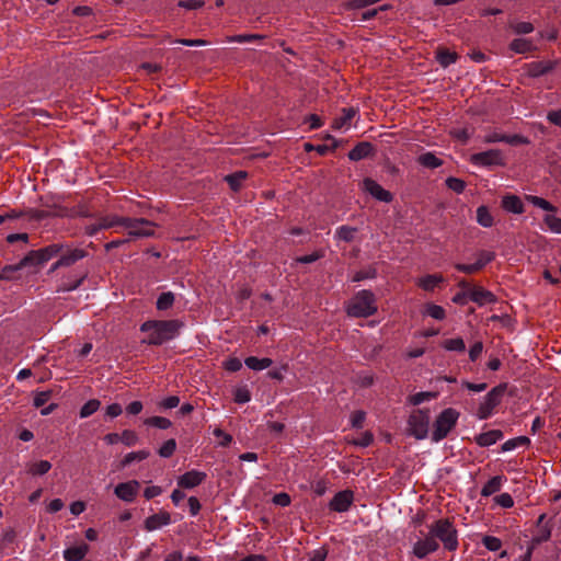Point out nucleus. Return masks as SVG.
Masks as SVG:
<instances>
[{"label":"nucleus","instance_id":"473e14b6","mask_svg":"<svg viewBox=\"0 0 561 561\" xmlns=\"http://www.w3.org/2000/svg\"><path fill=\"white\" fill-rule=\"evenodd\" d=\"M477 221L480 226L489 228L493 225V216L486 206H480L477 209Z\"/></svg>","mask_w":561,"mask_h":561},{"label":"nucleus","instance_id":"5701e85b","mask_svg":"<svg viewBox=\"0 0 561 561\" xmlns=\"http://www.w3.org/2000/svg\"><path fill=\"white\" fill-rule=\"evenodd\" d=\"M502 207L514 214H522L524 211V205L518 196L507 195L502 199Z\"/></svg>","mask_w":561,"mask_h":561},{"label":"nucleus","instance_id":"1a4fd4ad","mask_svg":"<svg viewBox=\"0 0 561 561\" xmlns=\"http://www.w3.org/2000/svg\"><path fill=\"white\" fill-rule=\"evenodd\" d=\"M354 502V492L351 490H343L337 492L329 503V508L333 512L344 513L347 512Z\"/></svg>","mask_w":561,"mask_h":561},{"label":"nucleus","instance_id":"8fccbe9b","mask_svg":"<svg viewBox=\"0 0 561 561\" xmlns=\"http://www.w3.org/2000/svg\"><path fill=\"white\" fill-rule=\"evenodd\" d=\"M263 38L262 35L259 34H240L234 36L227 37V42L229 43H248L256 39Z\"/></svg>","mask_w":561,"mask_h":561},{"label":"nucleus","instance_id":"f3484780","mask_svg":"<svg viewBox=\"0 0 561 561\" xmlns=\"http://www.w3.org/2000/svg\"><path fill=\"white\" fill-rule=\"evenodd\" d=\"M357 110L354 107H345L339 117H335L332 123L334 129H348L351 127L352 119L356 116Z\"/></svg>","mask_w":561,"mask_h":561},{"label":"nucleus","instance_id":"72a5a7b5","mask_svg":"<svg viewBox=\"0 0 561 561\" xmlns=\"http://www.w3.org/2000/svg\"><path fill=\"white\" fill-rule=\"evenodd\" d=\"M530 444V439L527 436H518L512 439L506 440L502 447L501 450L503 453L511 451L519 446H527Z\"/></svg>","mask_w":561,"mask_h":561},{"label":"nucleus","instance_id":"7ed1b4c3","mask_svg":"<svg viewBox=\"0 0 561 561\" xmlns=\"http://www.w3.org/2000/svg\"><path fill=\"white\" fill-rule=\"evenodd\" d=\"M376 297L370 290H359L347 302L346 312L350 317L367 318L377 312Z\"/></svg>","mask_w":561,"mask_h":561},{"label":"nucleus","instance_id":"c85d7f7f","mask_svg":"<svg viewBox=\"0 0 561 561\" xmlns=\"http://www.w3.org/2000/svg\"><path fill=\"white\" fill-rule=\"evenodd\" d=\"M444 280L443 276L440 275H426L424 277L419 278L417 285L426 290L431 291L434 290V288L440 284Z\"/></svg>","mask_w":561,"mask_h":561},{"label":"nucleus","instance_id":"bb28decb","mask_svg":"<svg viewBox=\"0 0 561 561\" xmlns=\"http://www.w3.org/2000/svg\"><path fill=\"white\" fill-rule=\"evenodd\" d=\"M100 227L103 229H110L115 227L124 228V224L126 217L117 216V215H107L99 219Z\"/></svg>","mask_w":561,"mask_h":561},{"label":"nucleus","instance_id":"ddd939ff","mask_svg":"<svg viewBox=\"0 0 561 561\" xmlns=\"http://www.w3.org/2000/svg\"><path fill=\"white\" fill-rule=\"evenodd\" d=\"M363 187L374 198L380 202L390 203L393 198L392 194L389 191L385 190L380 184H378L373 179H365L363 182Z\"/></svg>","mask_w":561,"mask_h":561},{"label":"nucleus","instance_id":"774afa93","mask_svg":"<svg viewBox=\"0 0 561 561\" xmlns=\"http://www.w3.org/2000/svg\"><path fill=\"white\" fill-rule=\"evenodd\" d=\"M504 135L505 134L494 130V131L488 133L484 136L483 141L485 144L502 142V140L504 139Z\"/></svg>","mask_w":561,"mask_h":561},{"label":"nucleus","instance_id":"f8f14e48","mask_svg":"<svg viewBox=\"0 0 561 561\" xmlns=\"http://www.w3.org/2000/svg\"><path fill=\"white\" fill-rule=\"evenodd\" d=\"M88 273L85 272H76L62 277L57 286L56 291L66 293L77 289L83 280L87 278Z\"/></svg>","mask_w":561,"mask_h":561},{"label":"nucleus","instance_id":"13d9d810","mask_svg":"<svg viewBox=\"0 0 561 561\" xmlns=\"http://www.w3.org/2000/svg\"><path fill=\"white\" fill-rule=\"evenodd\" d=\"M213 433L216 437L219 438L218 444L222 447L229 446L230 443L232 442V436L230 434L225 433L220 428H215Z\"/></svg>","mask_w":561,"mask_h":561},{"label":"nucleus","instance_id":"e2e57ef3","mask_svg":"<svg viewBox=\"0 0 561 561\" xmlns=\"http://www.w3.org/2000/svg\"><path fill=\"white\" fill-rule=\"evenodd\" d=\"M15 538H16V534H15L14 529L9 528V529L4 530L3 534L1 535L0 545L2 547H4L7 545L13 543Z\"/></svg>","mask_w":561,"mask_h":561},{"label":"nucleus","instance_id":"6e6d98bb","mask_svg":"<svg viewBox=\"0 0 561 561\" xmlns=\"http://www.w3.org/2000/svg\"><path fill=\"white\" fill-rule=\"evenodd\" d=\"M502 142H506L512 146L527 145L529 144L528 138L522 135H504Z\"/></svg>","mask_w":561,"mask_h":561},{"label":"nucleus","instance_id":"052dcab7","mask_svg":"<svg viewBox=\"0 0 561 561\" xmlns=\"http://www.w3.org/2000/svg\"><path fill=\"white\" fill-rule=\"evenodd\" d=\"M224 367H225V369H227L228 371H232V373H234V371H238V370H240V369H241V367H242V363H241V360H240L239 358H237V357H230V358H228V359H226V360L224 362Z\"/></svg>","mask_w":561,"mask_h":561},{"label":"nucleus","instance_id":"864d4df0","mask_svg":"<svg viewBox=\"0 0 561 561\" xmlns=\"http://www.w3.org/2000/svg\"><path fill=\"white\" fill-rule=\"evenodd\" d=\"M446 185L448 188L458 194L462 193L466 187V183L462 180L453 176L446 180Z\"/></svg>","mask_w":561,"mask_h":561},{"label":"nucleus","instance_id":"603ef678","mask_svg":"<svg viewBox=\"0 0 561 561\" xmlns=\"http://www.w3.org/2000/svg\"><path fill=\"white\" fill-rule=\"evenodd\" d=\"M176 448V443L174 439H168L163 443V445L159 449V455L163 458H169L173 455Z\"/></svg>","mask_w":561,"mask_h":561},{"label":"nucleus","instance_id":"a19ab883","mask_svg":"<svg viewBox=\"0 0 561 561\" xmlns=\"http://www.w3.org/2000/svg\"><path fill=\"white\" fill-rule=\"evenodd\" d=\"M100 401L96 399H91L85 402L80 410V417L84 419L92 415L100 408Z\"/></svg>","mask_w":561,"mask_h":561},{"label":"nucleus","instance_id":"9b49d317","mask_svg":"<svg viewBox=\"0 0 561 561\" xmlns=\"http://www.w3.org/2000/svg\"><path fill=\"white\" fill-rule=\"evenodd\" d=\"M557 61L554 60H539L526 64L524 71L528 77L537 78L543 76L556 68Z\"/></svg>","mask_w":561,"mask_h":561},{"label":"nucleus","instance_id":"f03ea898","mask_svg":"<svg viewBox=\"0 0 561 561\" xmlns=\"http://www.w3.org/2000/svg\"><path fill=\"white\" fill-rule=\"evenodd\" d=\"M183 323L179 320H149L141 324L140 331L147 333L144 340L149 345H161L167 341L173 340Z\"/></svg>","mask_w":561,"mask_h":561},{"label":"nucleus","instance_id":"ea45409f","mask_svg":"<svg viewBox=\"0 0 561 561\" xmlns=\"http://www.w3.org/2000/svg\"><path fill=\"white\" fill-rule=\"evenodd\" d=\"M443 346L445 350L453 352H465L466 350L465 341L461 337L448 339L444 341Z\"/></svg>","mask_w":561,"mask_h":561},{"label":"nucleus","instance_id":"79ce46f5","mask_svg":"<svg viewBox=\"0 0 561 561\" xmlns=\"http://www.w3.org/2000/svg\"><path fill=\"white\" fill-rule=\"evenodd\" d=\"M549 536H550V534L548 533L543 537L533 538L530 546H528L526 552L523 556H520L517 561H531L533 552H534L536 545L542 542L543 540H547L549 538Z\"/></svg>","mask_w":561,"mask_h":561},{"label":"nucleus","instance_id":"a18cd8bd","mask_svg":"<svg viewBox=\"0 0 561 561\" xmlns=\"http://www.w3.org/2000/svg\"><path fill=\"white\" fill-rule=\"evenodd\" d=\"M494 257H495L494 252L482 250L477 253L476 263L482 270L486 264L491 263L494 260Z\"/></svg>","mask_w":561,"mask_h":561},{"label":"nucleus","instance_id":"f257e3e1","mask_svg":"<svg viewBox=\"0 0 561 561\" xmlns=\"http://www.w3.org/2000/svg\"><path fill=\"white\" fill-rule=\"evenodd\" d=\"M428 531L413 545V554L417 559H425L439 548L438 541L447 551H456L459 546L458 530L448 518H440L428 525Z\"/></svg>","mask_w":561,"mask_h":561},{"label":"nucleus","instance_id":"cd10ccee","mask_svg":"<svg viewBox=\"0 0 561 561\" xmlns=\"http://www.w3.org/2000/svg\"><path fill=\"white\" fill-rule=\"evenodd\" d=\"M357 233V228L351 226H341L335 230V239L344 242H352Z\"/></svg>","mask_w":561,"mask_h":561},{"label":"nucleus","instance_id":"bf43d9fd","mask_svg":"<svg viewBox=\"0 0 561 561\" xmlns=\"http://www.w3.org/2000/svg\"><path fill=\"white\" fill-rule=\"evenodd\" d=\"M51 397V392L50 391H41V392H37L34 397V405L36 408H42L44 407L48 400L50 399Z\"/></svg>","mask_w":561,"mask_h":561},{"label":"nucleus","instance_id":"338daca9","mask_svg":"<svg viewBox=\"0 0 561 561\" xmlns=\"http://www.w3.org/2000/svg\"><path fill=\"white\" fill-rule=\"evenodd\" d=\"M273 503L282 507H286L290 504V496L287 493H277L273 497Z\"/></svg>","mask_w":561,"mask_h":561},{"label":"nucleus","instance_id":"4be33fe9","mask_svg":"<svg viewBox=\"0 0 561 561\" xmlns=\"http://www.w3.org/2000/svg\"><path fill=\"white\" fill-rule=\"evenodd\" d=\"M506 478L503 476H495L491 478L482 488L481 495L488 497L501 490L503 482Z\"/></svg>","mask_w":561,"mask_h":561},{"label":"nucleus","instance_id":"393cba45","mask_svg":"<svg viewBox=\"0 0 561 561\" xmlns=\"http://www.w3.org/2000/svg\"><path fill=\"white\" fill-rule=\"evenodd\" d=\"M244 364L247 365L248 368H250L252 370L261 371L263 369L271 367L273 364V360L267 357L259 358L255 356H250V357L245 358Z\"/></svg>","mask_w":561,"mask_h":561},{"label":"nucleus","instance_id":"de8ad7c7","mask_svg":"<svg viewBox=\"0 0 561 561\" xmlns=\"http://www.w3.org/2000/svg\"><path fill=\"white\" fill-rule=\"evenodd\" d=\"M527 201L529 203H531L534 206L539 207L543 210H547V211L554 210V207L552 206V204H550L548 201H546L542 197L530 195V196H527Z\"/></svg>","mask_w":561,"mask_h":561},{"label":"nucleus","instance_id":"4d7b16f0","mask_svg":"<svg viewBox=\"0 0 561 561\" xmlns=\"http://www.w3.org/2000/svg\"><path fill=\"white\" fill-rule=\"evenodd\" d=\"M494 502L504 508H511L514 505V500L508 493H502L494 497Z\"/></svg>","mask_w":561,"mask_h":561},{"label":"nucleus","instance_id":"b1692460","mask_svg":"<svg viewBox=\"0 0 561 561\" xmlns=\"http://www.w3.org/2000/svg\"><path fill=\"white\" fill-rule=\"evenodd\" d=\"M61 249L62 248L58 244H51L37 252H32L28 256H32V259L36 256L38 262L43 263L50 260L53 256H56L61 251Z\"/></svg>","mask_w":561,"mask_h":561},{"label":"nucleus","instance_id":"9d476101","mask_svg":"<svg viewBox=\"0 0 561 561\" xmlns=\"http://www.w3.org/2000/svg\"><path fill=\"white\" fill-rule=\"evenodd\" d=\"M140 483L137 480L118 483L115 489V495L125 502H133L138 494Z\"/></svg>","mask_w":561,"mask_h":561},{"label":"nucleus","instance_id":"69168bd1","mask_svg":"<svg viewBox=\"0 0 561 561\" xmlns=\"http://www.w3.org/2000/svg\"><path fill=\"white\" fill-rule=\"evenodd\" d=\"M365 412L363 411H356L351 416V424L355 428L363 427L364 421H365Z\"/></svg>","mask_w":561,"mask_h":561},{"label":"nucleus","instance_id":"0e129e2a","mask_svg":"<svg viewBox=\"0 0 561 561\" xmlns=\"http://www.w3.org/2000/svg\"><path fill=\"white\" fill-rule=\"evenodd\" d=\"M513 30L517 34H529L534 31V26L529 22H518L513 25Z\"/></svg>","mask_w":561,"mask_h":561},{"label":"nucleus","instance_id":"a211bd4d","mask_svg":"<svg viewBox=\"0 0 561 561\" xmlns=\"http://www.w3.org/2000/svg\"><path fill=\"white\" fill-rule=\"evenodd\" d=\"M85 256L87 252L82 249H67L60 254L59 264H64L65 267L71 266Z\"/></svg>","mask_w":561,"mask_h":561},{"label":"nucleus","instance_id":"39448f33","mask_svg":"<svg viewBox=\"0 0 561 561\" xmlns=\"http://www.w3.org/2000/svg\"><path fill=\"white\" fill-rule=\"evenodd\" d=\"M506 391V383H501L492 388L479 404L477 417L479 420H486L493 414L494 409L501 403V400Z\"/></svg>","mask_w":561,"mask_h":561},{"label":"nucleus","instance_id":"2f4dec72","mask_svg":"<svg viewBox=\"0 0 561 561\" xmlns=\"http://www.w3.org/2000/svg\"><path fill=\"white\" fill-rule=\"evenodd\" d=\"M457 58H458V55L455 51H449L447 49H439L436 54L437 61L444 68L456 62Z\"/></svg>","mask_w":561,"mask_h":561},{"label":"nucleus","instance_id":"423d86ee","mask_svg":"<svg viewBox=\"0 0 561 561\" xmlns=\"http://www.w3.org/2000/svg\"><path fill=\"white\" fill-rule=\"evenodd\" d=\"M430 412L428 410H414L408 420V431L416 439H424L428 434Z\"/></svg>","mask_w":561,"mask_h":561},{"label":"nucleus","instance_id":"49530a36","mask_svg":"<svg viewBox=\"0 0 561 561\" xmlns=\"http://www.w3.org/2000/svg\"><path fill=\"white\" fill-rule=\"evenodd\" d=\"M436 398V393L435 392H430V391H423V392H417L413 396L410 397V402L413 404V405H419L425 401H430L432 399H435Z\"/></svg>","mask_w":561,"mask_h":561},{"label":"nucleus","instance_id":"0eeeda50","mask_svg":"<svg viewBox=\"0 0 561 561\" xmlns=\"http://www.w3.org/2000/svg\"><path fill=\"white\" fill-rule=\"evenodd\" d=\"M131 238H147L154 234V224L144 218L126 217L124 228Z\"/></svg>","mask_w":561,"mask_h":561},{"label":"nucleus","instance_id":"c756f323","mask_svg":"<svg viewBox=\"0 0 561 561\" xmlns=\"http://www.w3.org/2000/svg\"><path fill=\"white\" fill-rule=\"evenodd\" d=\"M32 262V256H25L23 257L18 264L15 265H5L1 271H0V279H9L10 278V275L11 273L13 272H16L19 270H21L22 267L26 266L27 264H30Z\"/></svg>","mask_w":561,"mask_h":561},{"label":"nucleus","instance_id":"a878e982","mask_svg":"<svg viewBox=\"0 0 561 561\" xmlns=\"http://www.w3.org/2000/svg\"><path fill=\"white\" fill-rule=\"evenodd\" d=\"M417 162L427 169H436L443 164L442 159H439L433 152H425L417 157Z\"/></svg>","mask_w":561,"mask_h":561},{"label":"nucleus","instance_id":"2eb2a0df","mask_svg":"<svg viewBox=\"0 0 561 561\" xmlns=\"http://www.w3.org/2000/svg\"><path fill=\"white\" fill-rule=\"evenodd\" d=\"M169 524H171V515L168 512L161 511L147 517L145 528L148 531H153Z\"/></svg>","mask_w":561,"mask_h":561},{"label":"nucleus","instance_id":"f704fd0d","mask_svg":"<svg viewBox=\"0 0 561 561\" xmlns=\"http://www.w3.org/2000/svg\"><path fill=\"white\" fill-rule=\"evenodd\" d=\"M248 174L244 171H238L233 174L227 175L226 181L228 182L231 190L234 192L239 191L242 182L247 179Z\"/></svg>","mask_w":561,"mask_h":561},{"label":"nucleus","instance_id":"c9c22d12","mask_svg":"<svg viewBox=\"0 0 561 561\" xmlns=\"http://www.w3.org/2000/svg\"><path fill=\"white\" fill-rule=\"evenodd\" d=\"M174 304V294L171 291L162 293L157 300V309L158 310H168Z\"/></svg>","mask_w":561,"mask_h":561},{"label":"nucleus","instance_id":"412c9836","mask_svg":"<svg viewBox=\"0 0 561 561\" xmlns=\"http://www.w3.org/2000/svg\"><path fill=\"white\" fill-rule=\"evenodd\" d=\"M373 153V146L370 142L363 141L357 144L350 152L348 159L352 161H359L369 157Z\"/></svg>","mask_w":561,"mask_h":561},{"label":"nucleus","instance_id":"680f3d73","mask_svg":"<svg viewBox=\"0 0 561 561\" xmlns=\"http://www.w3.org/2000/svg\"><path fill=\"white\" fill-rule=\"evenodd\" d=\"M455 267L457 271L465 274H474L481 270L476 262L472 264L457 263L455 264Z\"/></svg>","mask_w":561,"mask_h":561},{"label":"nucleus","instance_id":"3c124183","mask_svg":"<svg viewBox=\"0 0 561 561\" xmlns=\"http://www.w3.org/2000/svg\"><path fill=\"white\" fill-rule=\"evenodd\" d=\"M545 224L554 233H561V218L554 215H546Z\"/></svg>","mask_w":561,"mask_h":561},{"label":"nucleus","instance_id":"20e7f679","mask_svg":"<svg viewBox=\"0 0 561 561\" xmlns=\"http://www.w3.org/2000/svg\"><path fill=\"white\" fill-rule=\"evenodd\" d=\"M459 416L460 413L456 409L447 408L443 410L435 420L431 436L432 440L438 443L446 438L456 426Z\"/></svg>","mask_w":561,"mask_h":561},{"label":"nucleus","instance_id":"58836bf2","mask_svg":"<svg viewBox=\"0 0 561 561\" xmlns=\"http://www.w3.org/2000/svg\"><path fill=\"white\" fill-rule=\"evenodd\" d=\"M148 456H149V451H147V450L128 453L122 460V467H127L128 465H130L134 461H141V460L148 458Z\"/></svg>","mask_w":561,"mask_h":561},{"label":"nucleus","instance_id":"4468645a","mask_svg":"<svg viewBox=\"0 0 561 561\" xmlns=\"http://www.w3.org/2000/svg\"><path fill=\"white\" fill-rule=\"evenodd\" d=\"M206 479V473L197 470H191L178 479L180 488L193 489L199 485Z\"/></svg>","mask_w":561,"mask_h":561},{"label":"nucleus","instance_id":"dca6fc26","mask_svg":"<svg viewBox=\"0 0 561 561\" xmlns=\"http://www.w3.org/2000/svg\"><path fill=\"white\" fill-rule=\"evenodd\" d=\"M469 298L479 306L494 304L496 301L494 294L482 287H472L469 290Z\"/></svg>","mask_w":561,"mask_h":561},{"label":"nucleus","instance_id":"5fc2aeb1","mask_svg":"<svg viewBox=\"0 0 561 561\" xmlns=\"http://www.w3.org/2000/svg\"><path fill=\"white\" fill-rule=\"evenodd\" d=\"M121 442L126 446H134L138 442V436L134 431L125 430L121 434Z\"/></svg>","mask_w":561,"mask_h":561},{"label":"nucleus","instance_id":"37998d69","mask_svg":"<svg viewBox=\"0 0 561 561\" xmlns=\"http://www.w3.org/2000/svg\"><path fill=\"white\" fill-rule=\"evenodd\" d=\"M233 400L239 404L249 402L251 400L250 390L245 386L236 388L233 391Z\"/></svg>","mask_w":561,"mask_h":561},{"label":"nucleus","instance_id":"4c0bfd02","mask_svg":"<svg viewBox=\"0 0 561 561\" xmlns=\"http://www.w3.org/2000/svg\"><path fill=\"white\" fill-rule=\"evenodd\" d=\"M424 314H426L435 320H443L446 317L445 309L442 306H438L435 304H427L425 306Z\"/></svg>","mask_w":561,"mask_h":561},{"label":"nucleus","instance_id":"aec40b11","mask_svg":"<svg viewBox=\"0 0 561 561\" xmlns=\"http://www.w3.org/2000/svg\"><path fill=\"white\" fill-rule=\"evenodd\" d=\"M89 552V546L81 542L78 546L67 548L64 551V558L66 561H81Z\"/></svg>","mask_w":561,"mask_h":561},{"label":"nucleus","instance_id":"6e6552de","mask_svg":"<svg viewBox=\"0 0 561 561\" xmlns=\"http://www.w3.org/2000/svg\"><path fill=\"white\" fill-rule=\"evenodd\" d=\"M470 162L477 167L504 165V158L501 150L490 149L472 154Z\"/></svg>","mask_w":561,"mask_h":561},{"label":"nucleus","instance_id":"6ab92c4d","mask_svg":"<svg viewBox=\"0 0 561 561\" xmlns=\"http://www.w3.org/2000/svg\"><path fill=\"white\" fill-rule=\"evenodd\" d=\"M503 438V433L500 430H491L479 434L476 437V443L481 447H489L494 445L497 440Z\"/></svg>","mask_w":561,"mask_h":561},{"label":"nucleus","instance_id":"09e8293b","mask_svg":"<svg viewBox=\"0 0 561 561\" xmlns=\"http://www.w3.org/2000/svg\"><path fill=\"white\" fill-rule=\"evenodd\" d=\"M482 543L490 551H497L502 547L501 539L494 536H484L482 538Z\"/></svg>","mask_w":561,"mask_h":561},{"label":"nucleus","instance_id":"e433bc0d","mask_svg":"<svg viewBox=\"0 0 561 561\" xmlns=\"http://www.w3.org/2000/svg\"><path fill=\"white\" fill-rule=\"evenodd\" d=\"M51 468V463L47 460H39L32 463L28 468V472L33 476H43L47 473Z\"/></svg>","mask_w":561,"mask_h":561},{"label":"nucleus","instance_id":"c03bdc74","mask_svg":"<svg viewBox=\"0 0 561 561\" xmlns=\"http://www.w3.org/2000/svg\"><path fill=\"white\" fill-rule=\"evenodd\" d=\"M145 424L165 430L171 426V421L163 416H151L145 420Z\"/></svg>","mask_w":561,"mask_h":561},{"label":"nucleus","instance_id":"7c9ffc66","mask_svg":"<svg viewBox=\"0 0 561 561\" xmlns=\"http://www.w3.org/2000/svg\"><path fill=\"white\" fill-rule=\"evenodd\" d=\"M510 47L516 54H525V53L531 51L534 49L533 42L530 39H526V38L514 39L511 43Z\"/></svg>","mask_w":561,"mask_h":561}]
</instances>
